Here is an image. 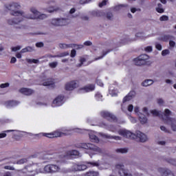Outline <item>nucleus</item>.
<instances>
[{"mask_svg":"<svg viewBox=\"0 0 176 176\" xmlns=\"http://www.w3.org/2000/svg\"><path fill=\"white\" fill-rule=\"evenodd\" d=\"M109 93L111 94V96H112V97H115L118 96V89H115V87L111 85L109 89Z\"/></svg>","mask_w":176,"mask_h":176,"instance_id":"obj_26","label":"nucleus"},{"mask_svg":"<svg viewBox=\"0 0 176 176\" xmlns=\"http://www.w3.org/2000/svg\"><path fill=\"white\" fill-rule=\"evenodd\" d=\"M43 160H46L47 162H50L52 160V157H50V155H45L43 157Z\"/></svg>","mask_w":176,"mask_h":176,"instance_id":"obj_54","label":"nucleus"},{"mask_svg":"<svg viewBox=\"0 0 176 176\" xmlns=\"http://www.w3.org/2000/svg\"><path fill=\"white\" fill-rule=\"evenodd\" d=\"M80 19L81 20H82L83 21H89V20H90V18L89 17V16L87 15H85L83 14H82L80 16Z\"/></svg>","mask_w":176,"mask_h":176,"instance_id":"obj_43","label":"nucleus"},{"mask_svg":"<svg viewBox=\"0 0 176 176\" xmlns=\"http://www.w3.org/2000/svg\"><path fill=\"white\" fill-rule=\"evenodd\" d=\"M71 49H76V50H79L83 49V45L72 44L71 43Z\"/></svg>","mask_w":176,"mask_h":176,"instance_id":"obj_38","label":"nucleus"},{"mask_svg":"<svg viewBox=\"0 0 176 176\" xmlns=\"http://www.w3.org/2000/svg\"><path fill=\"white\" fill-rule=\"evenodd\" d=\"M80 63L78 65V67H81L82 65H83V63H86V58L80 57Z\"/></svg>","mask_w":176,"mask_h":176,"instance_id":"obj_53","label":"nucleus"},{"mask_svg":"<svg viewBox=\"0 0 176 176\" xmlns=\"http://www.w3.org/2000/svg\"><path fill=\"white\" fill-rule=\"evenodd\" d=\"M43 86H47L51 89H54V80L48 78L43 82Z\"/></svg>","mask_w":176,"mask_h":176,"instance_id":"obj_18","label":"nucleus"},{"mask_svg":"<svg viewBox=\"0 0 176 176\" xmlns=\"http://www.w3.org/2000/svg\"><path fill=\"white\" fill-rule=\"evenodd\" d=\"M19 93H21L25 96H31L32 94H34V91L31 89L21 88V89H19Z\"/></svg>","mask_w":176,"mask_h":176,"instance_id":"obj_19","label":"nucleus"},{"mask_svg":"<svg viewBox=\"0 0 176 176\" xmlns=\"http://www.w3.org/2000/svg\"><path fill=\"white\" fill-rule=\"evenodd\" d=\"M164 115L166 118L165 120H168L169 122H172L171 128L173 131H176V121H175L174 119L170 118L169 117L170 115H171V111H170V109H165Z\"/></svg>","mask_w":176,"mask_h":176,"instance_id":"obj_9","label":"nucleus"},{"mask_svg":"<svg viewBox=\"0 0 176 176\" xmlns=\"http://www.w3.org/2000/svg\"><path fill=\"white\" fill-rule=\"evenodd\" d=\"M155 48L157 50H162V44L159 43H155Z\"/></svg>","mask_w":176,"mask_h":176,"instance_id":"obj_62","label":"nucleus"},{"mask_svg":"<svg viewBox=\"0 0 176 176\" xmlns=\"http://www.w3.org/2000/svg\"><path fill=\"white\" fill-rule=\"evenodd\" d=\"M127 43V40L126 38L121 40L118 43V46H122L123 45H126Z\"/></svg>","mask_w":176,"mask_h":176,"instance_id":"obj_51","label":"nucleus"},{"mask_svg":"<svg viewBox=\"0 0 176 176\" xmlns=\"http://www.w3.org/2000/svg\"><path fill=\"white\" fill-rule=\"evenodd\" d=\"M160 21H168V16L166 15H163L160 18Z\"/></svg>","mask_w":176,"mask_h":176,"instance_id":"obj_52","label":"nucleus"},{"mask_svg":"<svg viewBox=\"0 0 176 176\" xmlns=\"http://www.w3.org/2000/svg\"><path fill=\"white\" fill-rule=\"evenodd\" d=\"M135 97V92L134 91H131L122 100V102L124 104V102H127V101H131V100H133Z\"/></svg>","mask_w":176,"mask_h":176,"instance_id":"obj_16","label":"nucleus"},{"mask_svg":"<svg viewBox=\"0 0 176 176\" xmlns=\"http://www.w3.org/2000/svg\"><path fill=\"white\" fill-rule=\"evenodd\" d=\"M118 133L125 138H129V140H134L136 137L135 134L126 129H120L118 130Z\"/></svg>","mask_w":176,"mask_h":176,"instance_id":"obj_7","label":"nucleus"},{"mask_svg":"<svg viewBox=\"0 0 176 176\" xmlns=\"http://www.w3.org/2000/svg\"><path fill=\"white\" fill-rule=\"evenodd\" d=\"M131 13H135V12H141V9L132 8H131Z\"/></svg>","mask_w":176,"mask_h":176,"instance_id":"obj_60","label":"nucleus"},{"mask_svg":"<svg viewBox=\"0 0 176 176\" xmlns=\"http://www.w3.org/2000/svg\"><path fill=\"white\" fill-rule=\"evenodd\" d=\"M79 86V84L76 82V81H71L70 82H68L65 85L66 90L71 91V90H74V89H76Z\"/></svg>","mask_w":176,"mask_h":176,"instance_id":"obj_14","label":"nucleus"},{"mask_svg":"<svg viewBox=\"0 0 176 176\" xmlns=\"http://www.w3.org/2000/svg\"><path fill=\"white\" fill-rule=\"evenodd\" d=\"M19 102L16 100H8L6 102V107H16V105H19Z\"/></svg>","mask_w":176,"mask_h":176,"instance_id":"obj_27","label":"nucleus"},{"mask_svg":"<svg viewBox=\"0 0 176 176\" xmlns=\"http://www.w3.org/2000/svg\"><path fill=\"white\" fill-rule=\"evenodd\" d=\"M45 19H47V14H38L36 16V20H45Z\"/></svg>","mask_w":176,"mask_h":176,"instance_id":"obj_39","label":"nucleus"},{"mask_svg":"<svg viewBox=\"0 0 176 176\" xmlns=\"http://www.w3.org/2000/svg\"><path fill=\"white\" fill-rule=\"evenodd\" d=\"M136 137L139 138L140 142H146L148 141V136L140 131L136 132Z\"/></svg>","mask_w":176,"mask_h":176,"instance_id":"obj_15","label":"nucleus"},{"mask_svg":"<svg viewBox=\"0 0 176 176\" xmlns=\"http://www.w3.org/2000/svg\"><path fill=\"white\" fill-rule=\"evenodd\" d=\"M50 24L54 27H61L63 25H67V19L64 18L53 19L51 20Z\"/></svg>","mask_w":176,"mask_h":176,"instance_id":"obj_8","label":"nucleus"},{"mask_svg":"<svg viewBox=\"0 0 176 176\" xmlns=\"http://www.w3.org/2000/svg\"><path fill=\"white\" fill-rule=\"evenodd\" d=\"M116 168L120 170V174L122 176H133V175L127 169H124V165L123 164H118L116 165Z\"/></svg>","mask_w":176,"mask_h":176,"instance_id":"obj_11","label":"nucleus"},{"mask_svg":"<svg viewBox=\"0 0 176 176\" xmlns=\"http://www.w3.org/2000/svg\"><path fill=\"white\" fill-rule=\"evenodd\" d=\"M89 138L92 142H100V139H98V137L93 133L89 134Z\"/></svg>","mask_w":176,"mask_h":176,"instance_id":"obj_32","label":"nucleus"},{"mask_svg":"<svg viewBox=\"0 0 176 176\" xmlns=\"http://www.w3.org/2000/svg\"><path fill=\"white\" fill-rule=\"evenodd\" d=\"M43 46H45V44H43V42H39V43H36V47H43Z\"/></svg>","mask_w":176,"mask_h":176,"instance_id":"obj_64","label":"nucleus"},{"mask_svg":"<svg viewBox=\"0 0 176 176\" xmlns=\"http://www.w3.org/2000/svg\"><path fill=\"white\" fill-rule=\"evenodd\" d=\"M109 52H111V50H107L106 52L103 51L102 55L101 56H99L98 58H96L95 61H97V60H100V59L104 57V56H107V54H108V53H109Z\"/></svg>","mask_w":176,"mask_h":176,"instance_id":"obj_44","label":"nucleus"},{"mask_svg":"<svg viewBox=\"0 0 176 176\" xmlns=\"http://www.w3.org/2000/svg\"><path fill=\"white\" fill-rule=\"evenodd\" d=\"M10 84L9 82H6L0 85V89H6V87H9Z\"/></svg>","mask_w":176,"mask_h":176,"instance_id":"obj_49","label":"nucleus"},{"mask_svg":"<svg viewBox=\"0 0 176 176\" xmlns=\"http://www.w3.org/2000/svg\"><path fill=\"white\" fill-rule=\"evenodd\" d=\"M25 168H26L28 173H34V171H35V165L30 164V165L25 166Z\"/></svg>","mask_w":176,"mask_h":176,"instance_id":"obj_29","label":"nucleus"},{"mask_svg":"<svg viewBox=\"0 0 176 176\" xmlns=\"http://www.w3.org/2000/svg\"><path fill=\"white\" fill-rule=\"evenodd\" d=\"M63 104H64V96H59L53 100L52 107H60V105H63Z\"/></svg>","mask_w":176,"mask_h":176,"instance_id":"obj_12","label":"nucleus"},{"mask_svg":"<svg viewBox=\"0 0 176 176\" xmlns=\"http://www.w3.org/2000/svg\"><path fill=\"white\" fill-rule=\"evenodd\" d=\"M100 116L104 119H107V120H112V122H118V118L113 114L109 111H103L100 112Z\"/></svg>","mask_w":176,"mask_h":176,"instance_id":"obj_10","label":"nucleus"},{"mask_svg":"<svg viewBox=\"0 0 176 176\" xmlns=\"http://www.w3.org/2000/svg\"><path fill=\"white\" fill-rule=\"evenodd\" d=\"M139 119L142 124H145V123L148 122V119L146 118V117H145V116L142 114L139 115Z\"/></svg>","mask_w":176,"mask_h":176,"instance_id":"obj_34","label":"nucleus"},{"mask_svg":"<svg viewBox=\"0 0 176 176\" xmlns=\"http://www.w3.org/2000/svg\"><path fill=\"white\" fill-rule=\"evenodd\" d=\"M100 127H105L109 131H111V133H118V128L113 125H107L105 123L102 122L99 124Z\"/></svg>","mask_w":176,"mask_h":176,"instance_id":"obj_13","label":"nucleus"},{"mask_svg":"<svg viewBox=\"0 0 176 176\" xmlns=\"http://www.w3.org/2000/svg\"><path fill=\"white\" fill-rule=\"evenodd\" d=\"M100 166V162H86L85 164H78V171H84V170H87L88 167H98Z\"/></svg>","mask_w":176,"mask_h":176,"instance_id":"obj_6","label":"nucleus"},{"mask_svg":"<svg viewBox=\"0 0 176 176\" xmlns=\"http://www.w3.org/2000/svg\"><path fill=\"white\" fill-rule=\"evenodd\" d=\"M79 147L82 149H89L93 152V155H97L98 153H102L104 151L100 147L91 144V143H80Z\"/></svg>","mask_w":176,"mask_h":176,"instance_id":"obj_4","label":"nucleus"},{"mask_svg":"<svg viewBox=\"0 0 176 176\" xmlns=\"http://www.w3.org/2000/svg\"><path fill=\"white\" fill-rule=\"evenodd\" d=\"M11 49L12 52H17V50H20V49H21V46L18 45L16 47H12Z\"/></svg>","mask_w":176,"mask_h":176,"instance_id":"obj_58","label":"nucleus"},{"mask_svg":"<svg viewBox=\"0 0 176 176\" xmlns=\"http://www.w3.org/2000/svg\"><path fill=\"white\" fill-rule=\"evenodd\" d=\"M95 97L96 98V100H98V101H100V100H101V98H102V95H101V94H100L99 92H98L96 95Z\"/></svg>","mask_w":176,"mask_h":176,"instance_id":"obj_57","label":"nucleus"},{"mask_svg":"<svg viewBox=\"0 0 176 176\" xmlns=\"http://www.w3.org/2000/svg\"><path fill=\"white\" fill-rule=\"evenodd\" d=\"M169 46H170V47H172V48L175 47V41H174V40L170 41Z\"/></svg>","mask_w":176,"mask_h":176,"instance_id":"obj_59","label":"nucleus"},{"mask_svg":"<svg viewBox=\"0 0 176 176\" xmlns=\"http://www.w3.org/2000/svg\"><path fill=\"white\" fill-rule=\"evenodd\" d=\"M106 19H107V20H113V14H112L111 12H107Z\"/></svg>","mask_w":176,"mask_h":176,"instance_id":"obj_42","label":"nucleus"},{"mask_svg":"<svg viewBox=\"0 0 176 176\" xmlns=\"http://www.w3.org/2000/svg\"><path fill=\"white\" fill-rule=\"evenodd\" d=\"M129 6V4H120L118 6H116L115 8H114V10L116 11V12H118V10H120V9L123 8H128Z\"/></svg>","mask_w":176,"mask_h":176,"instance_id":"obj_37","label":"nucleus"},{"mask_svg":"<svg viewBox=\"0 0 176 176\" xmlns=\"http://www.w3.org/2000/svg\"><path fill=\"white\" fill-rule=\"evenodd\" d=\"M27 62L29 64H32V63L34 64H38V63H39V60H38V59H27Z\"/></svg>","mask_w":176,"mask_h":176,"instance_id":"obj_47","label":"nucleus"},{"mask_svg":"<svg viewBox=\"0 0 176 176\" xmlns=\"http://www.w3.org/2000/svg\"><path fill=\"white\" fill-rule=\"evenodd\" d=\"M58 65V62H52L49 63V67L50 68H56Z\"/></svg>","mask_w":176,"mask_h":176,"instance_id":"obj_48","label":"nucleus"},{"mask_svg":"<svg viewBox=\"0 0 176 176\" xmlns=\"http://www.w3.org/2000/svg\"><path fill=\"white\" fill-rule=\"evenodd\" d=\"M34 50H35V49L34 48V47H30V46H28L23 49H22L21 50V53H27V52H34Z\"/></svg>","mask_w":176,"mask_h":176,"instance_id":"obj_31","label":"nucleus"},{"mask_svg":"<svg viewBox=\"0 0 176 176\" xmlns=\"http://www.w3.org/2000/svg\"><path fill=\"white\" fill-rule=\"evenodd\" d=\"M95 89L94 85H89L81 88L80 90H82L84 93H89V91H93Z\"/></svg>","mask_w":176,"mask_h":176,"instance_id":"obj_22","label":"nucleus"},{"mask_svg":"<svg viewBox=\"0 0 176 176\" xmlns=\"http://www.w3.org/2000/svg\"><path fill=\"white\" fill-rule=\"evenodd\" d=\"M58 47L60 49L62 50H67V49H71L72 47V45L70 44H67V43H59Z\"/></svg>","mask_w":176,"mask_h":176,"instance_id":"obj_30","label":"nucleus"},{"mask_svg":"<svg viewBox=\"0 0 176 176\" xmlns=\"http://www.w3.org/2000/svg\"><path fill=\"white\" fill-rule=\"evenodd\" d=\"M94 17H104L105 12L102 10H94L91 12Z\"/></svg>","mask_w":176,"mask_h":176,"instance_id":"obj_21","label":"nucleus"},{"mask_svg":"<svg viewBox=\"0 0 176 176\" xmlns=\"http://www.w3.org/2000/svg\"><path fill=\"white\" fill-rule=\"evenodd\" d=\"M58 10V8H55V7H50L46 10L48 13H53V12H57Z\"/></svg>","mask_w":176,"mask_h":176,"instance_id":"obj_41","label":"nucleus"},{"mask_svg":"<svg viewBox=\"0 0 176 176\" xmlns=\"http://www.w3.org/2000/svg\"><path fill=\"white\" fill-rule=\"evenodd\" d=\"M167 54H170V50H164L162 52V56H167Z\"/></svg>","mask_w":176,"mask_h":176,"instance_id":"obj_55","label":"nucleus"},{"mask_svg":"<svg viewBox=\"0 0 176 176\" xmlns=\"http://www.w3.org/2000/svg\"><path fill=\"white\" fill-rule=\"evenodd\" d=\"M61 168L59 165L50 164L44 166L43 169H39L38 173L41 174H56V173H60Z\"/></svg>","mask_w":176,"mask_h":176,"instance_id":"obj_2","label":"nucleus"},{"mask_svg":"<svg viewBox=\"0 0 176 176\" xmlns=\"http://www.w3.org/2000/svg\"><path fill=\"white\" fill-rule=\"evenodd\" d=\"M75 56H76V50H72L71 51L70 56L74 58V57H75Z\"/></svg>","mask_w":176,"mask_h":176,"instance_id":"obj_63","label":"nucleus"},{"mask_svg":"<svg viewBox=\"0 0 176 176\" xmlns=\"http://www.w3.org/2000/svg\"><path fill=\"white\" fill-rule=\"evenodd\" d=\"M116 153H127L129 152V148H121L116 149Z\"/></svg>","mask_w":176,"mask_h":176,"instance_id":"obj_36","label":"nucleus"},{"mask_svg":"<svg viewBox=\"0 0 176 176\" xmlns=\"http://www.w3.org/2000/svg\"><path fill=\"white\" fill-rule=\"evenodd\" d=\"M72 170L73 171H79L78 167V164H74L72 166Z\"/></svg>","mask_w":176,"mask_h":176,"instance_id":"obj_61","label":"nucleus"},{"mask_svg":"<svg viewBox=\"0 0 176 176\" xmlns=\"http://www.w3.org/2000/svg\"><path fill=\"white\" fill-rule=\"evenodd\" d=\"M30 12L32 14H25V12L23 11H21L18 12V14H21L22 19H27L28 20H36V17H38V14H41V12L38 11L36 8L35 7H31L30 8Z\"/></svg>","mask_w":176,"mask_h":176,"instance_id":"obj_3","label":"nucleus"},{"mask_svg":"<svg viewBox=\"0 0 176 176\" xmlns=\"http://www.w3.org/2000/svg\"><path fill=\"white\" fill-rule=\"evenodd\" d=\"M107 2H108V1L103 0L101 3H99V8H102V6H105L107 5Z\"/></svg>","mask_w":176,"mask_h":176,"instance_id":"obj_56","label":"nucleus"},{"mask_svg":"<svg viewBox=\"0 0 176 176\" xmlns=\"http://www.w3.org/2000/svg\"><path fill=\"white\" fill-rule=\"evenodd\" d=\"M148 60H149V56L147 54H142L134 58L133 63L138 66L145 65Z\"/></svg>","mask_w":176,"mask_h":176,"instance_id":"obj_5","label":"nucleus"},{"mask_svg":"<svg viewBox=\"0 0 176 176\" xmlns=\"http://www.w3.org/2000/svg\"><path fill=\"white\" fill-rule=\"evenodd\" d=\"M153 80L147 79L144 80L141 85L143 86V87H148V86H151V85H153Z\"/></svg>","mask_w":176,"mask_h":176,"instance_id":"obj_25","label":"nucleus"},{"mask_svg":"<svg viewBox=\"0 0 176 176\" xmlns=\"http://www.w3.org/2000/svg\"><path fill=\"white\" fill-rule=\"evenodd\" d=\"M28 160L27 158H22L16 162V164H24V163H27Z\"/></svg>","mask_w":176,"mask_h":176,"instance_id":"obj_45","label":"nucleus"},{"mask_svg":"<svg viewBox=\"0 0 176 176\" xmlns=\"http://www.w3.org/2000/svg\"><path fill=\"white\" fill-rule=\"evenodd\" d=\"M67 56H69V53L68 52H62L58 55H56L55 57H65Z\"/></svg>","mask_w":176,"mask_h":176,"instance_id":"obj_46","label":"nucleus"},{"mask_svg":"<svg viewBox=\"0 0 176 176\" xmlns=\"http://www.w3.org/2000/svg\"><path fill=\"white\" fill-rule=\"evenodd\" d=\"M146 38H148V36H145V34L143 32H138L135 34V38L133 39H131V42H134V41H137V39H146Z\"/></svg>","mask_w":176,"mask_h":176,"instance_id":"obj_23","label":"nucleus"},{"mask_svg":"<svg viewBox=\"0 0 176 176\" xmlns=\"http://www.w3.org/2000/svg\"><path fill=\"white\" fill-rule=\"evenodd\" d=\"M16 171L18 173V175L19 176L26 175V174H28V172L25 167L21 170H16Z\"/></svg>","mask_w":176,"mask_h":176,"instance_id":"obj_33","label":"nucleus"},{"mask_svg":"<svg viewBox=\"0 0 176 176\" xmlns=\"http://www.w3.org/2000/svg\"><path fill=\"white\" fill-rule=\"evenodd\" d=\"M21 6L19 3H10L6 6L8 10H10V14L15 16L16 18L8 19V23L10 25H14L15 28L18 30H26L27 25L24 23V19L21 16V14H19V12H24L23 10H17L20 9Z\"/></svg>","mask_w":176,"mask_h":176,"instance_id":"obj_1","label":"nucleus"},{"mask_svg":"<svg viewBox=\"0 0 176 176\" xmlns=\"http://www.w3.org/2000/svg\"><path fill=\"white\" fill-rule=\"evenodd\" d=\"M151 113H152L153 116H159L160 115V112L157 110H151Z\"/></svg>","mask_w":176,"mask_h":176,"instance_id":"obj_50","label":"nucleus"},{"mask_svg":"<svg viewBox=\"0 0 176 176\" xmlns=\"http://www.w3.org/2000/svg\"><path fill=\"white\" fill-rule=\"evenodd\" d=\"M67 155L69 156H82L80 153L76 150H70L67 152Z\"/></svg>","mask_w":176,"mask_h":176,"instance_id":"obj_28","label":"nucleus"},{"mask_svg":"<svg viewBox=\"0 0 176 176\" xmlns=\"http://www.w3.org/2000/svg\"><path fill=\"white\" fill-rule=\"evenodd\" d=\"M12 131H16V130H7L3 133H0V138H5L7 135L6 133H12Z\"/></svg>","mask_w":176,"mask_h":176,"instance_id":"obj_40","label":"nucleus"},{"mask_svg":"<svg viewBox=\"0 0 176 176\" xmlns=\"http://www.w3.org/2000/svg\"><path fill=\"white\" fill-rule=\"evenodd\" d=\"M98 175H100V173L97 171H89L84 175V176H98Z\"/></svg>","mask_w":176,"mask_h":176,"instance_id":"obj_35","label":"nucleus"},{"mask_svg":"<svg viewBox=\"0 0 176 176\" xmlns=\"http://www.w3.org/2000/svg\"><path fill=\"white\" fill-rule=\"evenodd\" d=\"M160 173H162V176H175L170 169L167 168L160 169Z\"/></svg>","mask_w":176,"mask_h":176,"instance_id":"obj_20","label":"nucleus"},{"mask_svg":"<svg viewBox=\"0 0 176 176\" xmlns=\"http://www.w3.org/2000/svg\"><path fill=\"white\" fill-rule=\"evenodd\" d=\"M162 41L164 42H170V41H175V37L173 35H164V36L162 37Z\"/></svg>","mask_w":176,"mask_h":176,"instance_id":"obj_24","label":"nucleus"},{"mask_svg":"<svg viewBox=\"0 0 176 176\" xmlns=\"http://www.w3.org/2000/svg\"><path fill=\"white\" fill-rule=\"evenodd\" d=\"M102 137L107 138V140H115V141H122V137L116 135H111L107 133L101 134Z\"/></svg>","mask_w":176,"mask_h":176,"instance_id":"obj_17","label":"nucleus"}]
</instances>
